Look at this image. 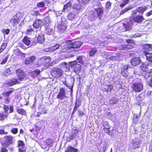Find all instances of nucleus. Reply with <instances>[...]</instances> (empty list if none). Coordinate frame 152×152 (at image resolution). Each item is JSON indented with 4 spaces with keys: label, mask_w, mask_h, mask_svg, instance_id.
Segmentation results:
<instances>
[{
    "label": "nucleus",
    "mask_w": 152,
    "mask_h": 152,
    "mask_svg": "<svg viewBox=\"0 0 152 152\" xmlns=\"http://www.w3.org/2000/svg\"><path fill=\"white\" fill-rule=\"evenodd\" d=\"M42 22L43 21L41 19L36 18L34 21L32 25L35 29H37L41 27Z\"/></svg>",
    "instance_id": "obj_13"
},
{
    "label": "nucleus",
    "mask_w": 152,
    "mask_h": 152,
    "mask_svg": "<svg viewBox=\"0 0 152 152\" xmlns=\"http://www.w3.org/2000/svg\"><path fill=\"white\" fill-rule=\"evenodd\" d=\"M13 88H11L10 90L7 91L5 92H3L2 94L3 96L5 97L4 99V102L6 104H8L10 102V98L9 97L10 95L14 91Z\"/></svg>",
    "instance_id": "obj_6"
},
{
    "label": "nucleus",
    "mask_w": 152,
    "mask_h": 152,
    "mask_svg": "<svg viewBox=\"0 0 152 152\" xmlns=\"http://www.w3.org/2000/svg\"><path fill=\"white\" fill-rule=\"evenodd\" d=\"M23 17V15L21 12L17 13L11 18L10 22L12 26H16L19 24Z\"/></svg>",
    "instance_id": "obj_1"
},
{
    "label": "nucleus",
    "mask_w": 152,
    "mask_h": 152,
    "mask_svg": "<svg viewBox=\"0 0 152 152\" xmlns=\"http://www.w3.org/2000/svg\"><path fill=\"white\" fill-rule=\"evenodd\" d=\"M71 7V4L70 2H69L66 4L64 5L62 10V11L64 12L65 10L70 9Z\"/></svg>",
    "instance_id": "obj_33"
},
{
    "label": "nucleus",
    "mask_w": 152,
    "mask_h": 152,
    "mask_svg": "<svg viewBox=\"0 0 152 152\" xmlns=\"http://www.w3.org/2000/svg\"><path fill=\"white\" fill-rule=\"evenodd\" d=\"M7 46V43L3 42L1 44L0 48V53H2L6 48Z\"/></svg>",
    "instance_id": "obj_37"
},
{
    "label": "nucleus",
    "mask_w": 152,
    "mask_h": 152,
    "mask_svg": "<svg viewBox=\"0 0 152 152\" xmlns=\"http://www.w3.org/2000/svg\"><path fill=\"white\" fill-rule=\"evenodd\" d=\"M151 75L150 73L149 72H146L144 74L143 76V77L146 79H147L149 77H150Z\"/></svg>",
    "instance_id": "obj_45"
},
{
    "label": "nucleus",
    "mask_w": 152,
    "mask_h": 152,
    "mask_svg": "<svg viewBox=\"0 0 152 152\" xmlns=\"http://www.w3.org/2000/svg\"><path fill=\"white\" fill-rule=\"evenodd\" d=\"M79 132V130L77 129H75L72 130L69 137V139H70V140L75 138Z\"/></svg>",
    "instance_id": "obj_25"
},
{
    "label": "nucleus",
    "mask_w": 152,
    "mask_h": 152,
    "mask_svg": "<svg viewBox=\"0 0 152 152\" xmlns=\"http://www.w3.org/2000/svg\"><path fill=\"white\" fill-rule=\"evenodd\" d=\"M3 109L4 110V112L7 113V112L9 109V107L6 104H4L3 105Z\"/></svg>",
    "instance_id": "obj_54"
},
{
    "label": "nucleus",
    "mask_w": 152,
    "mask_h": 152,
    "mask_svg": "<svg viewBox=\"0 0 152 152\" xmlns=\"http://www.w3.org/2000/svg\"><path fill=\"white\" fill-rule=\"evenodd\" d=\"M76 59L78 61V62L81 64H83L84 62L81 56H79L76 58Z\"/></svg>",
    "instance_id": "obj_52"
},
{
    "label": "nucleus",
    "mask_w": 152,
    "mask_h": 152,
    "mask_svg": "<svg viewBox=\"0 0 152 152\" xmlns=\"http://www.w3.org/2000/svg\"><path fill=\"white\" fill-rule=\"evenodd\" d=\"M47 110L45 107H43L42 109V114H46L47 113Z\"/></svg>",
    "instance_id": "obj_63"
},
{
    "label": "nucleus",
    "mask_w": 152,
    "mask_h": 152,
    "mask_svg": "<svg viewBox=\"0 0 152 152\" xmlns=\"http://www.w3.org/2000/svg\"><path fill=\"white\" fill-rule=\"evenodd\" d=\"M132 9V8L130 7H127L124 10H122L119 13V16H121L122 15L124 14V13Z\"/></svg>",
    "instance_id": "obj_38"
},
{
    "label": "nucleus",
    "mask_w": 152,
    "mask_h": 152,
    "mask_svg": "<svg viewBox=\"0 0 152 152\" xmlns=\"http://www.w3.org/2000/svg\"><path fill=\"white\" fill-rule=\"evenodd\" d=\"M71 68L73 69V71L77 74L79 73L82 69V65L78 64L77 61L75 60L69 62Z\"/></svg>",
    "instance_id": "obj_2"
},
{
    "label": "nucleus",
    "mask_w": 152,
    "mask_h": 152,
    "mask_svg": "<svg viewBox=\"0 0 152 152\" xmlns=\"http://www.w3.org/2000/svg\"><path fill=\"white\" fill-rule=\"evenodd\" d=\"M90 0H82L81 3L83 5H86L88 3Z\"/></svg>",
    "instance_id": "obj_59"
},
{
    "label": "nucleus",
    "mask_w": 152,
    "mask_h": 152,
    "mask_svg": "<svg viewBox=\"0 0 152 152\" xmlns=\"http://www.w3.org/2000/svg\"><path fill=\"white\" fill-rule=\"evenodd\" d=\"M124 26L126 29L128 31H129L131 29V26L129 23H126L124 24Z\"/></svg>",
    "instance_id": "obj_48"
},
{
    "label": "nucleus",
    "mask_w": 152,
    "mask_h": 152,
    "mask_svg": "<svg viewBox=\"0 0 152 152\" xmlns=\"http://www.w3.org/2000/svg\"><path fill=\"white\" fill-rule=\"evenodd\" d=\"M37 38V42L40 43H43L44 42L45 38L44 34L42 33H40L39 34Z\"/></svg>",
    "instance_id": "obj_23"
},
{
    "label": "nucleus",
    "mask_w": 152,
    "mask_h": 152,
    "mask_svg": "<svg viewBox=\"0 0 152 152\" xmlns=\"http://www.w3.org/2000/svg\"><path fill=\"white\" fill-rule=\"evenodd\" d=\"M140 115V113L139 114L134 113L133 114V122L134 124H136L138 122Z\"/></svg>",
    "instance_id": "obj_28"
},
{
    "label": "nucleus",
    "mask_w": 152,
    "mask_h": 152,
    "mask_svg": "<svg viewBox=\"0 0 152 152\" xmlns=\"http://www.w3.org/2000/svg\"><path fill=\"white\" fill-rule=\"evenodd\" d=\"M34 31V29L32 28L31 26H29V28L26 30V32L27 34H28L30 32Z\"/></svg>",
    "instance_id": "obj_53"
},
{
    "label": "nucleus",
    "mask_w": 152,
    "mask_h": 152,
    "mask_svg": "<svg viewBox=\"0 0 152 152\" xmlns=\"http://www.w3.org/2000/svg\"><path fill=\"white\" fill-rule=\"evenodd\" d=\"M26 147H20L18 148V152H26Z\"/></svg>",
    "instance_id": "obj_51"
},
{
    "label": "nucleus",
    "mask_w": 152,
    "mask_h": 152,
    "mask_svg": "<svg viewBox=\"0 0 152 152\" xmlns=\"http://www.w3.org/2000/svg\"><path fill=\"white\" fill-rule=\"evenodd\" d=\"M31 15L34 16H37L40 15L39 13V11L38 10H32Z\"/></svg>",
    "instance_id": "obj_40"
},
{
    "label": "nucleus",
    "mask_w": 152,
    "mask_h": 152,
    "mask_svg": "<svg viewBox=\"0 0 152 152\" xmlns=\"http://www.w3.org/2000/svg\"><path fill=\"white\" fill-rule=\"evenodd\" d=\"M115 129H113L110 130H109L106 133L110 135H113L115 134Z\"/></svg>",
    "instance_id": "obj_43"
},
{
    "label": "nucleus",
    "mask_w": 152,
    "mask_h": 152,
    "mask_svg": "<svg viewBox=\"0 0 152 152\" xmlns=\"http://www.w3.org/2000/svg\"><path fill=\"white\" fill-rule=\"evenodd\" d=\"M126 42L128 43L125 48L128 49H131L133 48V46L135 44L134 41L132 39H127Z\"/></svg>",
    "instance_id": "obj_22"
},
{
    "label": "nucleus",
    "mask_w": 152,
    "mask_h": 152,
    "mask_svg": "<svg viewBox=\"0 0 152 152\" xmlns=\"http://www.w3.org/2000/svg\"><path fill=\"white\" fill-rule=\"evenodd\" d=\"M151 47V45L149 44H146L142 46V48L143 50V54H145V53L150 52V49Z\"/></svg>",
    "instance_id": "obj_24"
},
{
    "label": "nucleus",
    "mask_w": 152,
    "mask_h": 152,
    "mask_svg": "<svg viewBox=\"0 0 152 152\" xmlns=\"http://www.w3.org/2000/svg\"><path fill=\"white\" fill-rule=\"evenodd\" d=\"M15 54L17 56H19L22 54L21 52L18 49H17L14 51Z\"/></svg>",
    "instance_id": "obj_46"
},
{
    "label": "nucleus",
    "mask_w": 152,
    "mask_h": 152,
    "mask_svg": "<svg viewBox=\"0 0 152 152\" xmlns=\"http://www.w3.org/2000/svg\"><path fill=\"white\" fill-rule=\"evenodd\" d=\"M152 67V64L146 63H142L140 66V69L143 72L147 71L149 69Z\"/></svg>",
    "instance_id": "obj_11"
},
{
    "label": "nucleus",
    "mask_w": 152,
    "mask_h": 152,
    "mask_svg": "<svg viewBox=\"0 0 152 152\" xmlns=\"http://www.w3.org/2000/svg\"><path fill=\"white\" fill-rule=\"evenodd\" d=\"M8 133L7 132H5L4 130L0 129V134H7Z\"/></svg>",
    "instance_id": "obj_60"
},
{
    "label": "nucleus",
    "mask_w": 152,
    "mask_h": 152,
    "mask_svg": "<svg viewBox=\"0 0 152 152\" xmlns=\"http://www.w3.org/2000/svg\"><path fill=\"white\" fill-rule=\"evenodd\" d=\"M148 8L145 6L144 8L142 7H140L137 8L135 10L133 11V13L134 14H136L138 12L140 14H142L144 11L146 10Z\"/></svg>",
    "instance_id": "obj_18"
},
{
    "label": "nucleus",
    "mask_w": 152,
    "mask_h": 152,
    "mask_svg": "<svg viewBox=\"0 0 152 152\" xmlns=\"http://www.w3.org/2000/svg\"><path fill=\"white\" fill-rule=\"evenodd\" d=\"M29 37L25 36L22 39L23 42L27 46L29 45L31 43V41L29 39Z\"/></svg>",
    "instance_id": "obj_30"
},
{
    "label": "nucleus",
    "mask_w": 152,
    "mask_h": 152,
    "mask_svg": "<svg viewBox=\"0 0 152 152\" xmlns=\"http://www.w3.org/2000/svg\"><path fill=\"white\" fill-rule=\"evenodd\" d=\"M132 88L135 92H139L143 90V85L141 83L135 82L133 84Z\"/></svg>",
    "instance_id": "obj_5"
},
{
    "label": "nucleus",
    "mask_w": 152,
    "mask_h": 152,
    "mask_svg": "<svg viewBox=\"0 0 152 152\" xmlns=\"http://www.w3.org/2000/svg\"><path fill=\"white\" fill-rule=\"evenodd\" d=\"M148 85L150 87H152V77L150 79L148 83Z\"/></svg>",
    "instance_id": "obj_64"
},
{
    "label": "nucleus",
    "mask_w": 152,
    "mask_h": 152,
    "mask_svg": "<svg viewBox=\"0 0 152 152\" xmlns=\"http://www.w3.org/2000/svg\"><path fill=\"white\" fill-rule=\"evenodd\" d=\"M40 70L36 69L31 73V76L34 77H37L38 75L40 73Z\"/></svg>",
    "instance_id": "obj_32"
},
{
    "label": "nucleus",
    "mask_w": 152,
    "mask_h": 152,
    "mask_svg": "<svg viewBox=\"0 0 152 152\" xmlns=\"http://www.w3.org/2000/svg\"><path fill=\"white\" fill-rule=\"evenodd\" d=\"M110 103L111 104H114L116 103L117 101L116 100L115 98L111 99L110 100Z\"/></svg>",
    "instance_id": "obj_58"
},
{
    "label": "nucleus",
    "mask_w": 152,
    "mask_h": 152,
    "mask_svg": "<svg viewBox=\"0 0 152 152\" xmlns=\"http://www.w3.org/2000/svg\"><path fill=\"white\" fill-rule=\"evenodd\" d=\"M53 140L52 139L49 138L47 139L46 141V143L47 145L50 147L52 146L53 144Z\"/></svg>",
    "instance_id": "obj_36"
},
{
    "label": "nucleus",
    "mask_w": 152,
    "mask_h": 152,
    "mask_svg": "<svg viewBox=\"0 0 152 152\" xmlns=\"http://www.w3.org/2000/svg\"><path fill=\"white\" fill-rule=\"evenodd\" d=\"M45 3L44 1L38 2L37 4V7H42L45 6Z\"/></svg>",
    "instance_id": "obj_50"
},
{
    "label": "nucleus",
    "mask_w": 152,
    "mask_h": 152,
    "mask_svg": "<svg viewBox=\"0 0 152 152\" xmlns=\"http://www.w3.org/2000/svg\"><path fill=\"white\" fill-rule=\"evenodd\" d=\"M78 115L80 117H82L84 115V113L81 110H79L78 111Z\"/></svg>",
    "instance_id": "obj_62"
},
{
    "label": "nucleus",
    "mask_w": 152,
    "mask_h": 152,
    "mask_svg": "<svg viewBox=\"0 0 152 152\" xmlns=\"http://www.w3.org/2000/svg\"><path fill=\"white\" fill-rule=\"evenodd\" d=\"M18 113L22 115L26 116V111L22 108H19L17 109Z\"/></svg>",
    "instance_id": "obj_31"
},
{
    "label": "nucleus",
    "mask_w": 152,
    "mask_h": 152,
    "mask_svg": "<svg viewBox=\"0 0 152 152\" xmlns=\"http://www.w3.org/2000/svg\"><path fill=\"white\" fill-rule=\"evenodd\" d=\"M66 97L65 89L64 88H61L57 96V98L61 100L64 99Z\"/></svg>",
    "instance_id": "obj_9"
},
{
    "label": "nucleus",
    "mask_w": 152,
    "mask_h": 152,
    "mask_svg": "<svg viewBox=\"0 0 152 152\" xmlns=\"http://www.w3.org/2000/svg\"><path fill=\"white\" fill-rule=\"evenodd\" d=\"M78 149L69 145L64 152H78Z\"/></svg>",
    "instance_id": "obj_26"
},
{
    "label": "nucleus",
    "mask_w": 152,
    "mask_h": 152,
    "mask_svg": "<svg viewBox=\"0 0 152 152\" xmlns=\"http://www.w3.org/2000/svg\"><path fill=\"white\" fill-rule=\"evenodd\" d=\"M3 74L6 76H7L11 74V71L9 68H7L4 72Z\"/></svg>",
    "instance_id": "obj_41"
},
{
    "label": "nucleus",
    "mask_w": 152,
    "mask_h": 152,
    "mask_svg": "<svg viewBox=\"0 0 152 152\" xmlns=\"http://www.w3.org/2000/svg\"><path fill=\"white\" fill-rule=\"evenodd\" d=\"M82 44V43L79 41H75L72 43H69L71 46V49L79 48L81 46Z\"/></svg>",
    "instance_id": "obj_21"
},
{
    "label": "nucleus",
    "mask_w": 152,
    "mask_h": 152,
    "mask_svg": "<svg viewBox=\"0 0 152 152\" xmlns=\"http://www.w3.org/2000/svg\"><path fill=\"white\" fill-rule=\"evenodd\" d=\"M74 81V78H71L68 80H65L63 82V83L67 87H70L71 90H72L73 84Z\"/></svg>",
    "instance_id": "obj_16"
},
{
    "label": "nucleus",
    "mask_w": 152,
    "mask_h": 152,
    "mask_svg": "<svg viewBox=\"0 0 152 152\" xmlns=\"http://www.w3.org/2000/svg\"><path fill=\"white\" fill-rule=\"evenodd\" d=\"M139 143L137 141H135L133 143V150H134L135 149L139 147Z\"/></svg>",
    "instance_id": "obj_44"
},
{
    "label": "nucleus",
    "mask_w": 152,
    "mask_h": 152,
    "mask_svg": "<svg viewBox=\"0 0 152 152\" xmlns=\"http://www.w3.org/2000/svg\"><path fill=\"white\" fill-rule=\"evenodd\" d=\"M129 67L128 65H125L121 68V74L124 78L127 77L129 75V73L128 71V69Z\"/></svg>",
    "instance_id": "obj_10"
},
{
    "label": "nucleus",
    "mask_w": 152,
    "mask_h": 152,
    "mask_svg": "<svg viewBox=\"0 0 152 152\" xmlns=\"http://www.w3.org/2000/svg\"><path fill=\"white\" fill-rule=\"evenodd\" d=\"M8 117V115L5 114L4 113H0V121H3L6 119Z\"/></svg>",
    "instance_id": "obj_34"
},
{
    "label": "nucleus",
    "mask_w": 152,
    "mask_h": 152,
    "mask_svg": "<svg viewBox=\"0 0 152 152\" xmlns=\"http://www.w3.org/2000/svg\"><path fill=\"white\" fill-rule=\"evenodd\" d=\"M97 52V50L95 48H92V49L89 51V55L90 56H93L96 54Z\"/></svg>",
    "instance_id": "obj_35"
},
{
    "label": "nucleus",
    "mask_w": 152,
    "mask_h": 152,
    "mask_svg": "<svg viewBox=\"0 0 152 152\" xmlns=\"http://www.w3.org/2000/svg\"><path fill=\"white\" fill-rule=\"evenodd\" d=\"M45 24H48L50 22V18L48 17H46L45 18Z\"/></svg>",
    "instance_id": "obj_56"
},
{
    "label": "nucleus",
    "mask_w": 152,
    "mask_h": 152,
    "mask_svg": "<svg viewBox=\"0 0 152 152\" xmlns=\"http://www.w3.org/2000/svg\"><path fill=\"white\" fill-rule=\"evenodd\" d=\"M103 8L101 7H99L96 9H95L94 10L96 12L97 15L99 17H102L103 15L104 11Z\"/></svg>",
    "instance_id": "obj_27"
},
{
    "label": "nucleus",
    "mask_w": 152,
    "mask_h": 152,
    "mask_svg": "<svg viewBox=\"0 0 152 152\" xmlns=\"http://www.w3.org/2000/svg\"><path fill=\"white\" fill-rule=\"evenodd\" d=\"M8 58V57L7 56L6 58H4V59L1 62L0 64L1 65H3L7 61Z\"/></svg>",
    "instance_id": "obj_57"
},
{
    "label": "nucleus",
    "mask_w": 152,
    "mask_h": 152,
    "mask_svg": "<svg viewBox=\"0 0 152 152\" xmlns=\"http://www.w3.org/2000/svg\"><path fill=\"white\" fill-rule=\"evenodd\" d=\"M57 28L61 33L64 32L66 29V24L64 22L59 23L57 26Z\"/></svg>",
    "instance_id": "obj_17"
},
{
    "label": "nucleus",
    "mask_w": 152,
    "mask_h": 152,
    "mask_svg": "<svg viewBox=\"0 0 152 152\" xmlns=\"http://www.w3.org/2000/svg\"><path fill=\"white\" fill-rule=\"evenodd\" d=\"M132 19L134 22L138 23H141L145 20L142 15H138L133 16Z\"/></svg>",
    "instance_id": "obj_14"
},
{
    "label": "nucleus",
    "mask_w": 152,
    "mask_h": 152,
    "mask_svg": "<svg viewBox=\"0 0 152 152\" xmlns=\"http://www.w3.org/2000/svg\"><path fill=\"white\" fill-rule=\"evenodd\" d=\"M13 137L11 135L5 136L4 137V141L1 142V145L5 147H7L13 143Z\"/></svg>",
    "instance_id": "obj_3"
},
{
    "label": "nucleus",
    "mask_w": 152,
    "mask_h": 152,
    "mask_svg": "<svg viewBox=\"0 0 152 152\" xmlns=\"http://www.w3.org/2000/svg\"><path fill=\"white\" fill-rule=\"evenodd\" d=\"M20 82L17 78L13 77L10 80L7 82V84L10 86H12L16 84H19Z\"/></svg>",
    "instance_id": "obj_19"
},
{
    "label": "nucleus",
    "mask_w": 152,
    "mask_h": 152,
    "mask_svg": "<svg viewBox=\"0 0 152 152\" xmlns=\"http://www.w3.org/2000/svg\"><path fill=\"white\" fill-rule=\"evenodd\" d=\"M71 49V46L69 43H66L62 46L61 52L62 53L68 52Z\"/></svg>",
    "instance_id": "obj_20"
},
{
    "label": "nucleus",
    "mask_w": 152,
    "mask_h": 152,
    "mask_svg": "<svg viewBox=\"0 0 152 152\" xmlns=\"http://www.w3.org/2000/svg\"><path fill=\"white\" fill-rule=\"evenodd\" d=\"M60 46L59 44H56L51 48V49L52 51H54L58 49Z\"/></svg>",
    "instance_id": "obj_42"
},
{
    "label": "nucleus",
    "mask_w": 152,
    "mask_h": 152,
    "mask_svg": "<svg viewBox=\"0 0 152 152\" xmlns=\"http://www.w3.org/2000/svg\"><path fill=\"white\" fill-rule=\"evenodd\" d=\"M111 7V3L109 1H107L105 5V7L107 10H110V9Z\"/></svg>",
    "instance_id": "obj_47"
},
{
    "label": "nucleus",
    "mask_w": 152,
    "mask_h": 152,
    "mask_svg": "<svg viewBox=\"0 0 152 152\" xmlns=\"http://www.w3.org/2000/svg\"><path fill=\"white\" fill-rule=\"evenodd\" d=\"M142 61L139 57L132 58L130 61L131 65L133 66L138 65Z\"/></svg>",
    "instance_id": "obj_15"
},
{
    "label": "nucleus",
    "mask_w": 152,
    "mask_h": 152,
    "mask_svg": "<svg viewBox=\"0 0 152 152\" xmlns=\"http://www.w3.org/2000/svg\"><path fill=\"white\" fill-rule=\"evenodd\" d=\"M16 74L18 77L17 79L19 81H22L26 78V74L21 69H18L16 70Z\"/></svg>",
    "instance_id": "obj_4"
},
{
    "label": "nucleus",
    "mask_w": 152,
    "mask_h": 152,
    "mask_svg": "<svg viewBox=\"0 0 152 152\" xmlns=\"http://www.w3.org/2000/svg\"><path fill=\"white\" fill-rule=\"evenodd\" d=\"M103 129L105 133H107L110 129V126L108 122L107 121H104L103 124Z\"/></svg>",
    "instance_id": "obj_29"
},
{
    "label": "nucleus",
    "mask_w": 152,
    "mask_h": 152,
    "mask_svg": "<svg viewBox=\"0 0 152 152\" xmlns=\"http://www.w3.org/2000/svg\"><path fill=\"white\" fill-rule=\"evenodd\" d=\"M107 86L108 87L107 90V91H111L113 88V86L112 85L109 84L107 85Z\"/></svg>",
    "instance_id": "obj_55"
},
{
    "label": "nucleus",
    "mask_w": 152,
    "mask_h": 152,
    "mask_svg": "<svg viewBox=\"0 0 152 152\" xmlns=\"http://www.w3.org/2000/svg\"><path fill=\"white\" fill-rule=\"evenodd\" d=\"M36 59V56H34L28 57L25 59V64L26 65H31L33 63L34 61Z\"/></svg>",
    "instance_id": "obj_12"
},
{
    "label": "nucleus",
    "mask_w": 152,
    "mask_h": 152,
    "mask_svg": "<svg viewBox=\"0 0 152 152\" xmlns=\"http://www.w3.org/2000/svg\"><path fill=\"white\" fill-rule=\"evenodd\" d=\"M5 147H1L0 152H8V150Z\"/></svg>",
    "instance_id": "obj_61"
},
{
    "label": "nucleus",
    "mask_w": 152,
    "mask_h": 152,
    "mask_svg": "<svg viewBox=\"0 0 152 152\" xmlns=\"http://www.w3.org/2000/svg\"><path fill=\"white\" fill-rule=\"evenodd\" d=\"M11 132L13 134H16L18 132V129L17 128H12L11 130Z\"/></svg>",
    "instance_id": "obj_49"
},
{
    "label": "nucleus",
    "mask_w": 152,
    "mask_h": 152,
    "mask_svg": "<svg viewBox=\"0 0 152 152\" xmlns=\"http://www.w3.org/2000/svg\"><path fill=\"white\" fill-rule=\"evenodd\" d=\"M41 60L44 67L48 68L51 65V58L49 57H44L41 58Z\"/></svg>",
    "instance_id": "obj_8"
},
{
    "label": "nucleus",
    "mask_w": 152,
    "mask_h": 152,
    "mask_svg": "<svg viewBox=\"0 0 152 152\" xmlns=\"http://www.w3.org/2000/svg\"><path fill=\"white\" fill-rule=\"evenodd\" d=\"M63 71L59 68H55L51 72L52 75L55 78H58L62 76Z\"/></svg>",
    "instance_id": "obj_7"
},
{
    "label": "nucleus",
    "mask_w": 152,
    "mask_h": 152,
    "mask_svg": "<svg viewBox=\"0 0 152 152\" xmlns=\"http://www.w3.org/2000/svg\"><path fill=\"white\" fill-rule=\"evenodd\" d=\"M18 147H25V145L24 142L22 140H20L18 142Z\"/></svg>",
    "instance_id": "obj_39"
}]
</instances>
